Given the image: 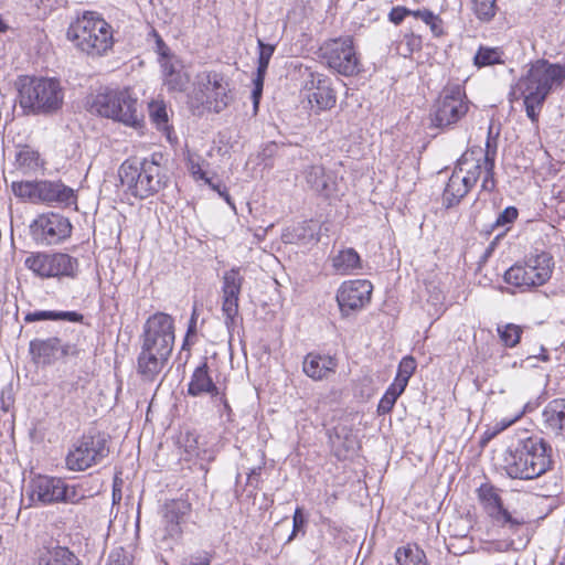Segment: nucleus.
I'll return each instance as SVG.
<instances>
[{
  "instance_id": "obj_1",
  "label": "nucleus",
  "mask_w": 565,
  "mask_h": 565,
  "mask_svg": "<svg viewBox=\"0 0 565 565\" xmlns=\"http://www.w3.org/2000/svg\"><path fill=\"white\" fill-rule=\"evenodd\" d=\"M174 321L164 312L150 316L140 335L137 373L145 382H154L167 366L174 345Z\"/></svg>"
},
{
  "instance_id": "obj_2",
  "label": "nucleus",
  "mask_w": 565,
  "mask_h": 565,
  "mask_svg": "<svg viewBox=\"0 0 565 565\" xmlns=\"http://www.w3.org/2000/svg\"><path fill=\"white\" fill-rule=\"evenodd\" d=\"M565 83V64L551 63L539 58L527 65L526 72L519 79V89L523 96L526 116L532 122L539 115L548 95L563 87Z\"/></svg>"
},
{
  "instance_id": "obj_3",
  "label": "nucleus",
  "mask_w": 565,
  "mask_h": 565,
  "mask_svg": "<svg viewBox=\"0 0 565 565\" xmlns=\"http://www.w3.org/2000/svg\"><path fill=\"white\" fill-rule=\"evenodd\" d=\"M552 452L551 445L543 437L518 438L504 456V469L513 479H536L552 469Z\"/></svg>"
},
{
  "instance_id": "obj_4",
  "label": "nucleus",
  "mask_w": 565,
  "mask_h": 565,
  "mask_svg": "<svg viewBox=\"0 0 565 565\" xmlns=\"http://www.w3.org/2000/svg\"><path fill=\"white\" fill-rule=\"evenodd\" d=\"M161 159L162 154L153 153L140 162L125 161L119 168L121 184L138 199H147L159 192L169 181Z\"/></svg>"
},
{
  "instance_id": "obj_5",
  "label": "nucleus",
  "mask_w": 565,
  "mask_h": 565,
  "mask_svg": "<svg viewBox=\"0 0 565 565\" xmlns=\"http://www.w3.org/2000/svg\"><path fill=\"white\" fill-rule=\"evenodd\" d=\"M64 93L60 81L24 77L19 85V103L26 114L51 115L61 109Z\"/></svg>"
},
{
  "instance_id": "obj_6",
  "label": "nucleus",
  "mask_w": 565,
  "mask_h": 565,
  "mask_svg": "<svg viewBox=\"0 0 565 565\" xmlns=\"http://www.w3.org/2000/svg\"><path fill=\"white\" fill-rule=\"evenodd\" d=\"M90 110L134 128L143 121L141 106L128 88L98 92L92 99Z\"/></svg>"
},
{
  "instance_id": "obj_7",
  "label": "nucleus",
  "mask_w": 565,
  "mask_h": 565,
  "mask_svg": "<svg viewBox=\"0 0 565 565\" xmlns=\"http://www.w3.org/2000/svg\"><path fill=\"white\" fill-rule=\"evenodd\" d=\"M67 39L88 55H102L113 45L110 25L95 12H85L74 21Z\"/></svg>"
},
{
  "instance_id": "obj_8",
  "label": "nucleus",
  "mask_w": 565,
  "mask_h": 565,
  "mask_svg": "<svg viewBox=\"0 0 565 565\" xmlns=\"http://www.w3.org/2000/svg\"><path fill=\"white\" fill-rule=\"evenodd\" d=\"M481 148L467 150L458 160L443 193V205L450 209L460 203L481 174Z\"/></svg>"
},
{
  "instance_id": "obj_9",
  "label": "nucleus",
  "mask_w": 565,
  "mask_h": 565,
  "mask_svg": "<svg viewBox=\"0 0 565 565\" xmlns=\"http://www.w3.org/2000/svg\"><path fill=\"white\" fill-rule=\"evenodd\" d=\"M469 100L465 89L458 85H448L435 102L430 115L431 125L436 128L451 129L469 111Z\"/></svg>"
},
{
  "instance_id": "obj_10",
  "label": "nucleus",
  "mask_w": 565,
  "mask_h": 565,
  "mask_svg": "<svg viewBox=\"0 0 565 565\" xmlns=\"http://www.w3.org/2000/svg\"><path fill=\"white\" fill-rule=\"evenodd\" d=\"M553 257L542 252L527 258L524 264H515L504 273V281L509 285L526 290L544 285L552 275Z\"/></svg>"
},
{
  "instance_id": "obj_11",
  "label": "nucleus",
  "mask_w": 565,
  "mask_h": 565,
  "mask_svg": "<svg viewBox=\"0 0 565 565\" xmlns=\"http://www.w3.org/2000/svg\"><path fill=\"white\" fill-rule=\"evenodd\" d=\"M319 58L329 68L343 76H353L362 71L351 36L326 41L319 49Z\"/></svg>"
},
{
  "instance_id": "obj_12",
  "label": "nucleus",
  "mask_w": 565,
  "mask_h": 565,
  "mask_svg": "<svg viewBox=\"0 0 565 565\" xmlns=\"http://www.w3.org/2000/svg\"><path fill=\"white\" fill-rule=\"evenodd\" d=\"M24 265L41 278L74 279L79 268L78 259L66 253H32L25 258Z\"/></svg>"
},
{
  "instance_id": "obj_13",
  "label": "nucleus",
  "mask_w": 565,
  "mask_h": 565,
  "mask_svg": "<svg viewBox=\"0 0 565 565\" xmlns=\"http://www.w3.org/2000/svg\"><path fill=\"white\" fill-rule=\"evenodd\" d=\"M108 454L109 447L104 435H84L70 449L65 458L66 468L72 471H84L102 462Z\"/></svg>"
},
{
  "instance_id": "obj_14",
  "label": "nucleus",
  "mask_w": 565,
  "mask_h": 565,
  "mask_svg": "<svg viewBox=\"0 0 565 565\" xmlns=\"http://www.w3.org/2000/svg\"><path fill=\"white\" fill-rule=\"evenodd\" d=\"M195 87L201 96L198 99L206 109L220 114L233 100L230 83L223 74L215 71H203L195 77Z\"/></svg>"
},
{
  "instance_id": "obj_15",
  "label": "nucleus",
  "mask_w": 565,
  "mask_h": 565,
  "mask_svg": "<svg viewBox=\"0 0 565 565\" xmlns=\"http://www.w3.org/2000/svg\"><path fill=\"white\" fill-rule=\"evenodd\" d=\"M33 238L43 245H55L72 233L70 220L58 213L39 215L30 225Z\"/></svg>"
},
{
  "instance_id": "obj_16",
  "label": "nucleus",
  "mask_w": 565,
  "mask_h": 565,
  "mask_svg": "<svg viewBox=\"0 0 565 565\" xmlns=\"http://www.w3.org/2000/svg\"><path fill=\"white\" fill-rule=\"evenodd\" d=\"M30 353L38 364L51 365L62 358H78L82 350L74 343H63L57 337L34 339L29 344Z\"/></svg>"
},
{
  "instance_id": "obj_17",
  "label": "nucleus",
  "mask_w": 565,
  "mask_h": 565,
  "mask_svg": "<svg viewBox=\"0 0 565 565\" xmlns=\"http://www.w3.org/2000/svg\"><path fill=\"white\" fill-rule=\"evenodd\" d=\"M243 281L244 277L239 274V268L226 270L222 277V312L228 330L237 326Z\"/></svg>"
},
{
  "instance_id": "obj_18",
  "label": "nucleus",
  "mask_w": 565,
  "mask_h": 565,
  "mask_svg": "<svg viewBox=\"0 0 565 565\" xmlns=\"http://www.w3.org/2000/svg\"><path fill=\"white\" fill-rule=\"evenodd\" d=\"M478 499L491 520L502 527L515 529L523 524L522 520L514 518L504 507L500 490L490 483H482L477 489Z\"/></svg>"
},
{
  "instance_id": "obj_19",
  "label": "nucleus",
  "mask_w": 565,
  "mask_h": 565,
  "mask_svg": "<svg viewBox=\"0 0 565 565\" xmlns=\"http://www.w3.org/2000/svg\"><path fill=\"white\" fill-rule=\"evenodd\" d=\"M372 284L366 279L344 281L337 294V301L343 315L362 309L371 300Z\"/></svg>"
},
{
  "instance_id": "obj_20",
  "label": "nucleus",
  "mask_w": 565,
  "mask_h": 565,
  "mask_svg": "<svg viewBox=\"0 0 565 565\" xmlns=\"http://www.w3.org/2000/svg\"><path fill=\"white\" fill-rule=\"evenodd\" d=\"M64 480L50 476H36L26 487V494L32 503L52 504L62 498Z\"/></svg>"
},
{
  "instance_id": "obj_21",
  "label": "nucleus",
  "mask_w": 565,
  "mask_h": 565,
  "mask_svg": "<svg viewBox=\"0 0 565 565\" xmlns=\"http://www.w3.org/2000/svg\"><path fill=\"white\" fill-rule=\"evenodd\" d=\"M302 178L307 189L323 196L331 198L338 192V178L333 171L322 164H310L303 168Z\"/></svg>"
},
{
  "instance_id": "obj_22",
  "label": "nucleus",
  "mask_w": 565,
  "mask_h": 565,
  "mask_svg": "<svg viewBox=\"0 0 565 565\" xmlns=\"http://www.w3.org/2000/svg\"><path fill=\"white\" fill-rule=\"evenodd\" d=\"M191 511V504L183 499L170 500L162 508L163 539L175 541L181 537L182 524Z\"/></svg>"
},
{
  "instance_id": "obj_23",
  "label": "nucleus",
  "mask_w": 565,
  "mask_h": 565,
  "mask_svg": "<svg viewBox=\"0 0 565 565\" xmlns=\"http://www.w3.org/2000/svg\"><path fill=\"white\" fill-rule=\"evenodd\" d=\"M542 427L545 434L565 443V398H555L545 405Z\"/></svg>"
},
{
  "instance_id": "obj_24",
  "label": "nucleus",
  "mask_w": 565,
  "mask_h": 565,
  "mask_svg": "<svg viewBox=\"0 0 565 565\" xmlns=\"http://www.w3.org/2000/svg\"><path fill=\"white\" fill-rule=\"evenodd\" d=\"M309 76L310 79L306 81V88L310 92L309 103H315L319 110L332 108L335 104V94L328 77L318 73H310Z\"/></svg>"
},
{
  "instance_id": "obj_25",
  "label": "nucleus",
  "mask_w": 565,
  "mask_h": 565,
  "mask_svg": "<svg viewBox=\"0 0 565 565\" xmlns=\"http://www.w3.org/2000/svg\"><path fill=\"white\" fill-rule=\"evenodd\" d=\"M220 391L221 388L214 383L210 374V367L206 358H204L203 362L194 369L191 375L188 384V394L192 397L209 395L212 398Z\"/></svg>"
},
{
  "instance_id": "obj_26",
  "label": "nucleus",
  "mask_w": 565,
  "mask_h": 565,
  "mask_svg": "<svg viewBox=\"0 0 565 565\" xmlns=\"http://www.w3.org/2000/svg\"><path fill=\"white\" fill-rule=\"evenodd\" d=\"M75 195L73 189L61 182L39 181L38 182V201L46 203H58L71 205L74 203Z\"/></svg>"
},
{
  "instance_id": "obj_27",
  "label": "nucleus",
  "mask_w": 565,
  "mask_h": 565,
  "mask_svg": "<svg viewBox=\"0 0 565 565\" xmlns=\"http://www.w3.org/2000/svg\"><path fill=\"white\" fill-rule=\"evenodd\" d=\"M338 366L337 359L330 355L308 353L302 363V370L307 376L319 381L334 373Z\"/></svg>"
},
{
  "instance_id": "obj_28",
  "label": "nucleus",
  "mask_w": 565,
  "mask_h": 565,
  "mask_svg": "<svg viewBox=\"0 0 565 565\" xmlns=\"http://www.w3.org/2000/svg\"><path fill=\"white\" fill-rule=\"evenodd\" d=\"M332 268L337 274L350 275L362 268V260L358 252L352 248H343L331 258Z\"/></svg>"
},
{
  "instance_id": "obj_29",
  "label": "nucleus",
  "mask_w": 565,
  "mask_h": 565,
  "mask_svg": "<svg viewBox=\"0 0 565 565\" xmlns=\"http://www.w3.org/2000/svg\"><path fill=\"white\" fill-rule=\"evenodd\" d=\"M38 565H81L77 556L64 546H54L40 552Z\"/></svg>"
},
{
  "instance_id": "obj_30",
  "label": "nucleus",
  "mask_w": 565,
  "mask_h": 565,
  "mask_svg": "<svg viewBox=\"0 0 565 565\" xmlns=\"http://www.w3.org/2000/svg\"><path fill=\"white\" fill-rule=\"evenodd\" d=\"M473 65L478 68L504 63V51L500 46L480 45L473 56Z\"/></svg>"
},
{
  "instance_id": "obj_31",
  "label": "nucleus",
  "mask_w": 565,
  "mask_h": 565,
  "mask_svg": "<svg viewBox=\"0 0 565 565\" xmlns=\"http://www.w3.org/2000/svg\"><path fill=\"white\" fill-rule=\"evenodd\" d=\"M18 169L24 173H32L40 170L43 166L40 153L30 146H23L15 157Z\"/></svg>"
},
{
  "instance_id": "obj_32",
  "label": "nucleus",
  "mask_w": 565,
  "mask_h": 565,
  "mask_svg": "<svg viewBox=\"0 0 565 565\" xmlns=\"http://www.w3.org/2000/svg\"><path fill=\"white\" fill-rule=\"evenodd\" d=\"M164 70V85L171 92H183L190 82L189 75L182 70H177L173 64L166 62Z\"/></svg>"
},
{
  "instance_id": "obj_33",
  "label": "nucleus",
  "mask_w": 565,
  "mask_h": 565,
  "mask_svg": "<svg viewBox=\"0 0 565 565\" xmlns=\"http://www.w3.org/2000/svg\"><path fill=\"white\" fill-rule=\"evenodd\" d=\"M42 320H65L71 322H82L83 315L76 311H34L29 312L24 317L25 322H34Z\"/></svg>"
},
{
  "instance_id": "obj_34",
  "label": "nucleus",
  "mask_w": 565,
  "mask_h": 565,
  "mask_svg": "<svg viewBox=\"0 0 565 565\" xmlns=\"http://www.w3.org/2000/svg\"><path fill=\"white\" fill-rule=\"evenodd\" d=\"M395 559L398 565H428L424 551L415 544L398 547L395 552Z\"/></svg>"
},
{
  "instance_id": "obj_35",
  "label": "nucleus",
  "mask_w": 565,
  "mask_h": 565,
  "mask_svg": "<svg viewBox=\"0 0 565 565\" xmlns=\"http://www.w3.org/2000/svg\"><path fill=\"white\" fill-rule=\"evenodd\" d=\"M149 117L156 127L164 132H169V116L167 106L162 100H152L149 106Z\"/></svg>"
},
{
  "instance_id": "obj_36",
  "label": "nucleus",
  "mask_w": 565,
  "mask_h": 565,
  "mask_svg": "<svg viewBox=\"0 0 565 565\" xmlns=\"http://www.w3.org/2000/svg\"><path fill=\"white\" fill-rule=\"evenodd\" d=\"M343 431L344 429H342V431L335 430V433L330 436L331 445L339 458L347 457V454L354 451L356 446L355 438L349 434L342 435Z\"/></svg>"
},
{
  "instance_id": "obj_37",
  "label": "nucleus",
  "mask_w": 565,
  "mask_h": 565,
  "mask_svg": "<svg viewBox=\"0 0 565 565\" xmlns=\"http://www.w3.org/2000/svg\"><path fill=\"white\" fill-rule=\"evenodd\" d=\"M79 381V377H72L63 380L57 384L56 390L62 404L66 401L74 402L78 397Z\"/></svg>"
},
{
  "instance_id": "obj_38",
  "label": "nucleus",
  "mask_w": 565,
  "mask_h": 565,
  "mask_svg": "<svg viewBox=\"0 0 565 565\" xmlns=\"http://www.w3.org/2000/svg\"><path fill=\"white\" fill-rule=\"evenodd\" d=\"M405 391L404 387L402 386H397L396 383H392L388 388L386 390L385 394L383 395V397L381 398L380 403H379V406H377V412L379 414H388L397 398L401 396V394Z\"/></svg>"
},
{
  "instance_id": "obj_39",
  "label": "nucleus",
  "mask_w": 565,
  "mask_h": 565,
  "mask_svg": "<svg viewBox=\"0 0 565 565\" xmlns=\"http://www.w3.org/2000/svg\"><path fill=\"white\" fill-rule=\"evenodd\" d=\"M416 369V361L413 356H405L402 359L398 365L397 374L394 380V383L397 384V386H402L406 388L408 381L411 376L413 375L414 371Z\"/></svg>"
},
{
  "instance_id": "obj_40",
  "label": "nucleus",
  "mask_w": 565,
  "mask_h": 565,
  "mask_svg": "<svg viewBox=\"0 0 565 565\" xmlns=\"http://www.w3.org/2000/svg\"><path fill=\"white\" fill-rule=\"evenodd\" d=\"M498 333L504 345L514 348L520 342L522 328L513 323H508L503 327H499Z\"/></svg>"
},
{
  "instance_id": "obj_41",
  "label": "nucleus",
  "mask_w": 565,
  "mask_h": 565,
  "mask_svg": "<svg viewBox=\"0 0 565 565\" xmlns=\"http://www.w3.org/2000/svg\"><path fill=\"white\" fill-rule=\"evenodd\" d=\"M497 0H473V10L477 18L481 21L489 22L497 12Z\"/></svg>"
},
{
  "instance_id": "obj_42",
  "label": "nucleus",
  "mask_w": 565,
  "mask_h": 565,
  "mask_svg": "<svg viewBox=\"0 0 565 565\" xmlns=\"http://www.w3.org/2000/svg\"><path fill=\"white\" fill-rule=\"evenodd\" d=\"M257 45L259 49V55H258V66H257V73L260 76L266 75L269 61L275 52V45L267 44L263 40H257Z\"/></svg>"
},
{
  "instance_id": "obj_43",
  "label": "nucleus",
  "mask_w": 565,
  "mask_h": 565,
  "mask_svg": "<svg viewBox=\"0 0 565 565\" xmlns=\"http://www.w3.org/2000/svg\"><path fill=\"white\" fill-rule=\"evenodd\" d=\"M12 191L19 198L38 201V182H13Z\"/></svg>"
},
{
  "instance_id": "obj_44",
  "label": "nucleus",
  "mask_w": 565,
  "mask_h": 565,
  "mask_svg": "<svg viewBox=\"0 0 565 565\" xmlns=\"http://www.w3.org/2000/svg\"><path fill=\"white\" fill-rule=\"evenodd\" d=\"M519 211L514 206H508L502 212H500L495 218V221L491 224V231H494L500 227H505V231L509 230V226L514 223L518 218Z\"/></svg>"
},
{
  "instance_id": "obj_45",
  "label": "nucleus",
  "mask_w": 565,
  "mask_h": 565,
  "mask_svg": "<svg viewBox=\"0 0 565 565\" xmlns=\"http://www.w3.org/2000/svg\"><path fill=\"white\" fill-rule=\"evenodd\" d=\"M181 447L184 448V460H191L199 456L196 437L191 433H185L180 439Z\"/></svg>"
},
{
  "instance_id": "obj_46",
  "label": "nucleus",
  "mask_w": 565,
  "mask_h": 565,
  "mask_svg": "<svg viewBox=\"0 0 565 565\" xmlns=\"http://www.w3.org/2000/svg\"><path fill=\"white\" fill-rule=\"evenodd\" d=\"M201 157L199 154H194L191 152H188L186 154V167L190 173L193 175L196 180H205L206 173L201 168Z\"/></svg>"
},
{
  "instance_id": "obj_47",
  "label": "nucleus",
  "mask_w": 565,
  "mask_h": 565,
  "mask_svg": "<svg viewBox=\"0 0 565 565\" xmlns=\"http://www.w3.org/2000/svg\"><path fill=\"white\" fill-rule=\"evenodd\" d=\"M63 492L64 493H62V498L58 500V502L76 504L85 498L84 494L79 493V490L76 486H68L65 482Z\"/></svg>"
},
{
  "instance_id": "obj_48",
  "label": "nucleus",
  "mask_w": 565,
  "mask_h": 565,
  "mask_svg": "<svg viewBox=\"0 0 565 565\" xmlns=\"http://www.w3.org/2000/svg\"><path fill=\"white\" fill-rule=\"evenodd\" d=\"M211 401L217 407V412L220 413V415H226L228 420H231L232 407L227 402L225 392L221 390L217 395L211 398Z\"/></svg>"
},
{
  "instance_id": "obj_49",
  "label": "nucleus",
  "mask_w": 565,
  "mask_h": 565,
  "mask_svg": "<svg viewBox=\"0 0 565 565\" xmlns=\"http://www.w3.org/2000/svg\"><path fill=\"white\" fill-rule=\"evenodd\" d=\"M305 524H306V519L302 513V509L297 508L295 510V513L292 516V531H291L290 535L288 536L287 543L291 542L297 536V534L303 530Z\"/></svg>"
},
{
  "instance_id": "obj_50",
  "label": "nucleus",
  "mask_w": 565,
  "mask_h": 565,
  "mask_svg": "<svg viewBox=\"0 0 565 565\" xmlns=\"http://www.w3.org/2000/svg\"><path fill=\"white\" fill-rule=\"evenodd\" d=\"M491 131H489V136L486 142V151L483 154V166L494 167L495 156H497V143L495 140L491 139Z\"/></svg>"
},
{
  "instance_id": "obj_51",
  "label": "nucleus",
  "mask_w": 565,
  "mask_h": 565,
  "mask_svg": "<svg viewBox=\"0 0 565 565\" xmlns=\"http://www.w3.org/2000/svg\"><path fill=\"white\" fill-rule=\"evenodd\" d=\"M264 79H265V75L260 76L259 74H256V77L253 81L254 89L252 92V99H253L255 110H257V108H258L259 99L263 94Z\"/></svg>"
},
{
  "instance_id": "obj_52",
  "label": "nucleus",
  "mask_w": 565,
  "mask_h": 565,
  "mask_svg": "<svg viewBox=\"0 0 565 565\" xmlns=\"http://www.w3.org/2000/svg\"><path fill=\"white\" fill-rule=\"evenodd\" d=\"M411 14V9H407L406 7H394L388 13V20L394 23L395 25H398L403 22L405 17Z\"/></svg>"
},
{
  "instance_id": "obj_53",
  "label": "nucleus",
  "mask_w": 565,
  "mask_h": 565,
  "mask_svg": "<svg viewBox=\"0 0 565 565\" xmlns=\"http://www.w3.org/2000/svg\"><path fill=\"white\" fill-rule=\"evenodd\" d=\"M484 175L482 180L481 188L483 191L492 192L495 188L494 181V167L483 166Z\"/></svg>"
},
{
  "instance_id": "obj_54",
  "label": "nucleus",
  "mask_w": 565,
  "mask_h": 565,
  "mask_svg": "<svg viewBox=\"0 0 565 565\" xmlns=\"http://www.w3.org/2000/svg\"><path fill=\"white\" fill-rule=\"evenodd\" d=\"M205 183H207L214 191H216L220 196L224 198V200L232 206L234 207V203L232 202V199L226 190V188L224 185H222L221 183H213L212 180L210 178H206L205 180Z\"/></svg>"
},
{
  "instance_id": "obj_55",
  "label": "nucleus",
  "mask_w": 565,
  "mask_h": 565,
  "mask_svg": "<svg viewBox=\"0 0 565 565\" xmlns=\"http://www.w3.org/2000/svg\"><path fill=\"white\" fill-rule=\"evenodd\" d=\"M150 35L153 36L156 41L158 54H160L162 57H167L169 55V47L161 39L159 33L154 29H152Z\"/></svg>"
},
{
  "instance_id": "obj_56",
  "label": "nucleus",
  "mask_w": 565,
  "mask_h": 565,
  "mask_svg": "<svg viewBox=\"0 0 565 565\" xmlns=\"http://www.w3.org/2000/svg\"><path fill=\"white\" fill-rule=\"evenodd\" d=\"M427 25L429 26L431 33L435 36H440L444 34V22L438 14H436L435 19L431 20L430 23Z\"/></svg>"
},
{
  "instance_id": "obj_57",
  "label": "nucleus",
  "mask_w": 565,
  "mask_h": 565,
  "mask_svg": "<svg viewBox=\"0 0 565 565\" xmlns=\"http://www.w3.org/2000/svg\"><path fill=\"white\" fill-rule=\"evenodd\" d=\"M185 565H211V558L206 553H204L202 555L191 557Z\"/></svg>"
},
{
  "instance_id": "obj_58",
  "label": "nucleus",
  "mask_w": 565,
  "mask_h": 565,
  "mask_svg": "<svg viewBox=\"0 0 565 565\" xmlns=\"http://www.w3.org/2000/svg\"><path fill=\"white\" fill-rule=\"evenodd\" d=\"M107 565H129L127 558L119 553H111Z\"/></svg>"
},
{
  "instance_id": "obj_59",
  "label": "nucleus",
  "mask_w": 565,
  "mask_h": 565,
  "mask_svg": "<svg viewBox=\"0 0 565 565\" xmlns=\"http://www.w3.org/2000/svg\"><path fill=\"white\" fill-rule=\"evenodd\" d=\"M435 13L428 9H422V13H419V19L425 23L429 24L431 20L435 19Z\"/></svg>"
},
{
  "instance_id": "obj_60",
  "label": "nucleus",
  "mask_w": 565,
  "mask_h": 565,
  "mask_svg": "<svg viewBox=\"0 0 565 565\" xmlns=\"http://www.w3.org/2000/svg\"><path fill=\"white\" fill-rule=\"evenodd\" d=\"M195 324H196V319H195V310L193 311L192 313V318H191V321H190V324H189V328H188V332H186V338L193 333L195 331Z\"/></svg>"
},
{
  "instance_id": "obj_61",
  "label": "nucleus",
  "mask_w": 565,
  "mask_h": 565,
  "mask_svg": "<svg viewBox=\"0 0 565 565\" xmlns=\"http://www.w3.org/2000/svg\"><path fill=\"white\" fill-rule=\"evenodd\" d=\"M541 351L543 353L540 355V359L545 362L548 361V355L545 353V349L543 347L541 348Z\"/></svg>"
},
{
  "instance_id": "obj_62",
  "label": "nucleus",
  "mask_w": 565,
  "mask_h": 565,
  "mask_svg": "<svg viewBox=\"0 0 565 565\" xmlns=\"http://www.w3.org/2000/svg\"><path fill=\"white\" fill-rule=\"evenodd\" d=\"M8 30V25L3 22L2 18L0 17V32H6Z\"/></svg>"
},
{
  "instance_id": "obj_63",
  "label": "nucleus",
  "mask_w": 565,
  "mask_h": 565,
  "mask_svg": "<svg viewBox=\"0 0 565 565\" xmlns=\"http://www.w3.org/2000/svg\"><path fill=\"white\" fill-rule=\"evenodd\" d=\"M419 13H422V9H419V10H411V14L409 15H413L414 18L419 19Z\"/></svg>"
},
{
  "instance_id": "obj_64",
  "label": "nucleus",
  "mask_w": 565,
  "mask_h": 565,
  "mask_svg": "<svg viewBox=\"0 0 565 565\" xmlns=\"http://www.w3.org/2000/svg\"><path fill=\"white\" fill-rule=\"evenodd\" d=\"M521 415H522V413H521L520 415H518L514 419H512V420H510V422L505 423L501 429H504V428H507L508 426H510V425H511L512 423H514L518 418H520V417H521Z\"/></svg>"
}]
</instances>
